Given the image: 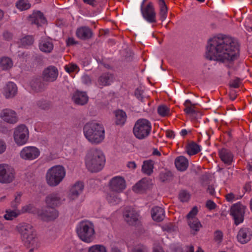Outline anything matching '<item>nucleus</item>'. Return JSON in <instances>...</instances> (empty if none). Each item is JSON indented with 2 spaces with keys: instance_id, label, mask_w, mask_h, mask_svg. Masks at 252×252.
<instances>
[{
  "instance_id": "052dcab7",
  "label": "nucleus",
  "mask_w": 252,
  "mask_h": 252,
  "mask_svg": "<svg viewBox=\"0 0 252 252\" xmlns=\"http://www.w3.org/2000/svg\"><path fill=\"white\" fill-rule=\"evenodd\" d=\"M77 43V42L76 41L74 38L73 37H69L66 40V45L67 46H71L74 44H76Z\"/></svg>"
},
{
  "instance_id": "393cba45",
  "label": "nucleus",
  "mask_w": 252,
  "mask_h": 252,
  "mask_svg": "<svg viewBox=\"0 0 252 252\" xmlns=\"http://www.w3.org/2000/svg\"><path fill=\"white\" fill-rule=\"evenodd\" d=\"M72 99L75 104L84 105L87 103L89 97L85 92L77 91L73 94Z\"/></svg>"
},
{
  "instance_id": "37998d69",
  "label": "nucleus",
  "mask_w": 252,
  "mask_h": 252,
  "mask_svg": "<svg viewBox=\"0 0 252 252\" xmlns=\"http://www.w3.org/2000/svg\"><path fill=\"white\" fill-rule=\"evenodd\" d=\"M188 223L190 228L195 232L199 231L202 227V225L198 219L188 220Z\"/></svg>"
},
{
  "instance_id": "49530a36",
  "label": "nucleus",
  "mask_w": 252,
  "mask_h": 252,
  "mask_svg": "<svg viewBox=\"0 0 252 252\" xmlns=\"http://www.w3.org/2000/svg\"><path fill=\"white\" fill-rule=\"evenodd\" d=\"M198 213V209L196 207H194L187 215L188 220H192L193 219H197L195 218V216Z\"/></svg>"
},
{
  "instance_id": "dca6fc26",
  "label": "nucleus",
  "mask_w": 252,
  "mask_h": 252,
  "mask_svg": "<svg viewBox=\"0 0 252 252\" xmlns=\"http://www.w3.org/2000/svg\"><path fill=\"white\" fill-rule=\"evenodd\" d=\"M37 214L41 220L45 221H50L57 218L59 216V212L58 210L55 209V208H50L46 210H39Z\"/></svg>"
},
{
  "instance_id": "20e7f679",
  "label": "nucleus",
  "mask_w": 252,
  "mask_h": 252,
  "mask_svg": "<svg viewBox=\"0 0 252 252\" xmlns=\"http://www.w3.org/2000/svg\"><path fill=\"white\" fill-rule=\"evenodd\" d=\"M16 229L27 247L38 248L39 246V239L32 224L26 222L20 223L16 226Z\"/></svg>"
},
{
  "instance_id": "0eeeda50",
  "label": "nucleus",
  "mask_w": 252,
  "mask_h": 252,
  "mask_svg": "<svg viewBox=\"0 0 252 252\" xmlns=\"http://www.w3.org/2000/svg\"><path fill=\"white\" fill-rule=\"evenodd\" d=\"M151 129V124L148 120L140 119L136 122L133 131L136 138L143 139L150 134Z\"/></svg>"
},
{
  "instance_id": "680f3d73",
  "label": "nucleus",
  "mask_w": 252,
  "mask_h": 252,
  "mask_svg": "<svg viewBox=\"0 0 252 252\" xmlns=\"http://www.w3.org/2000/svg\"><path fill=\"white\" fill-rule=\"evenodd\" d=\"M182 252H194V247L192 245L187 246L184 247Z\"/></svg>"
},
{
  "instance_id": "39448f33",
  "label": "nucleus",
  "mask_w": 252,
  "mask_h": 252,
  "mask_svg": "<svg viewBox=\"0 0 252 252\" xmlns=\"http://www.w3.org/2000/svg\"><path fill=\"white\" fill-rule=\"evenodd\" d=\"M76 232L79 239L85 243H91L95 239L94 226L89 220L80 221L76 225Z\"/></svg>"
},
{
  "instance_id": "6e6552de",
  "label": "nucleus",
  "mask_w": 252,
  "mask_h": 252,
  "mask_svg": "<svg viewBox=\"0 0 252 252\" xmlns=\"http://www.w3.org/2000/svg\"><path fill=\"white\" fill-rule=\"evenodd\" d=\"M13 140L17 146H22L26 144L29 139V131L24 125L17 126L13 131Z\"/></svg>"
},
{
  "instance_id": "f03ea898",
  "label": "nucleus",
  "mask_w": 252,
  "mask_h": 252,
  "mask_svg": "<svg viewBox=\"0 0 252 252\" xmlns=\"http://www.w3.org/2000/svg\"><path fill=\"white\" fill-rule=\"evenodd\" d=\"M83 133L87 140L92 144H99L105 138L104 127L101 124L94 121L89 122L84 125Z\"/></svg>"
},
{
  "instance_id": "603ef678",
  "label": "nucleus",
  "mask_w": 252,
  "mask_h": 252,
  "mask_svg": "<svg viewBox=\"0 0 252 252\" xmlns=\"http://www.w3.org/2000/svg\"><path fill=\"white\" fill-rule=\"evenodd\" d=\"M206 206L209 209L212 210L216 208V204L213 201L209 200L206 202Z\"/></svg>"
},
{
  "instance_id": "5701e85b",
  "label": "nucleus",
  "mask_w": 252,
  "mask_h": 252,
  "mask_svg": "<svg viewBox=\"0 0 252 252\" xmlns=\"http://www.w3.org/2000/svg\"><path fill=\"white\" fill-rule=\"evenodd\" d=\"M76 35L79 39L81 40H87L92 37L93 32L89 27L82 26L77 29Z\"/></svg>"
},
{
  "instance_id": "bb28decb",
  "label": "nucleus",
  "mask_w": 252,
  "mask_h": 252,
  "mask_svg": "<svg viewBox=\"0 0 252 252\" xmlns=\"http://www.w3.org/2000/svg\"><path fill=\"white\" fill-rule=\"evenodd\" d=\"M39 48L42 52L51 53L54 48V44L52 40L50 38L42 39L39 43Z\"/></svg>"
},
{
  "instance_id": "4c0bfd02",
  "label": "nucleus",
  "mask_w": 252,
  "mask_h": 252,
  "mask_svg": "<svg viewBox=\"0 0 252 252\" xmlns=\"http://www.w3.org/2000/svg\"><path fill=\"white\" fill-rule=\"evenodd\" d=\"M185 108L184 111L188 115H192L195 113V104H192L190 100L187 99L184 103Z\"/></svg>"
},
{
  "instance_id": "0e129e2a",
  "label": "nucleus",
  "mask_w": 252,
  "mask_h": 252,
  "mask_svg": "<svg viewBox=\"0 0 252 252\" xmlns=\"http://www.w3.org/2000/svg\"><path fill=\"white\" fill-rule=\"evenodd\" d=\"M207 191L211 194L214 195L215 193V188L213 186L209 185L207 189Z\"/></svg>"
},
{
  "instance_id": "09e8293b",
  "label": "nucleus",
  "mask_w": 252,
  "mask_h": 252,
  "mask_svg": "<svg viewBox=\"0 0 252 252\" xmlns=\"http://www.w3.org/2000/svg\"><path fill=\"white\" fill-rule=\"evenodd\" d=\"M21 195L20 193H18L15 195L14 200L11 203L12 207L17 208L19 204H20L21 201Z\"/></svg>"
},
{
  "instance_id": "8fccbe9b",
  "label": "nucleus",
  "mask_w": 252,
  "mask_h": 252,
  "mask_svg": "<svg viewBox=\"0 0 252 252\" xmlns=\"http://www.w3.org/2000/svg\"><path fill=\"white\" fill-rule=\"evenodd\" d=\"M223 234L221 231L217 230L215 232L214 239L215 241L217 242L218 243H220L221 242Z\"/></svg>"
},
{
  "instance_id": "f257e3e1",
  "label": "nucleus",
  "mask_w": 252,
  "mask_h": 252,
  "mask_svg": "<svg viewBox=\"0 0 252 252\" xmlns=\"http://www.w3.org/2000/svg\"><path fill=\"white\" fill-rule=\"evenodd\" d=\"M238 55V46L230 37L215 36L208 41L206 57L209 60L227 62L235 60Z\"/></svg>"
},
{
  "instance_id": "473e14b6",
  "label": "nucleus",
  "mask_w": 252,
  "mask_h": 252,
  "mask_svg": "<svg viewBox=\"0 0 252 252\" xmlns=\"http://www.w3.org/2000/svg\"><path fill=\"white\" fill-rule=\"evenodd\" d=\"M13 63L11 59L7 57H2L0 58V68L3 70H7L11 68Z\"/></svg>"
},
{
  "instance_id": "e2e57ef3",
  "label": "nucleus",
  "mask_w": 252,
  "mask_h": 252,
  "mask_svg": "<svg viewBox=\"0 0 252 252\" xmlns=\"http://www.w3.org/2000/svg\"><path fill=\"white\" fill-rule=\"evenodd\" d=\"M128 168L131 169H135L136 168V164L134 161H129L127 164Z\"/></svg>"
},
{
  "instance_id": "79ce46f5",
  "label": "nucleus",
  "mask_w": 252,
  "mask_h": 252,
  "mask_svg": "<svg viewBox=\"0 0 252 252\" xmlns=\"http://www.w3.org/2000/svg\"><path fill=\"white\" fill-rule=\"evenodd\" d=\"M158 113L161 117H166L170 115V111L166 105H161L158 108Z\"/></svg>"
},
{
  "instance_id": "6ab92c4d",
  "label": "nucleus",
  "mask_w": 252,
  "mask_h": 252,
  "mask_svg": "<svg viewBox=\"0 0 252 252\" xmlns=\"http://www.w3.org/2000/svg\"><path fill=\"white\" fill-rule=\"evenodd\" d=\"M252 238V231L247 227H242L238 232L237 239L241 244L249 242Z\"/></svg>"
},
{
  "instance_id": "4be33fe9",
  "label": "nucleus",
  "mask_w": 252,
  "mask_h": 252,
  "mask_svg": "<svg viewBox=\"0 0 252 252\" xmlns=\"http://www.w3.org/2000/svg\"><path fill=\"white\" fill-rule=\"evenodd\" d=\"M58 76V70L54 66H49L45 69L43 73V80L46 82H51L55 81Z\"/></svg>"
},
{
  "instance_id": "a878e982",
  "label": "nucleus",
  "mask_w": 252,
  "mask_h": 252,
  "mask_svg": "<svg viewBox=\"0 0 252 252\" xmlns=\"http://www.w3.org/2000/svg\"><path fill=\"white\" fill-rule=\"evenodd\" d=\"M114 121L116 125L124 126L126 122L127 115L126 113L121 109L116 110L114 112Z\"/></svg>"
},
{
  "instance_id": "7ed1b4c3",
  "label": "nucleus",
  "mask_w": 252,
  "mask_h": 252,
  "mask_svg": "<svg viewBox=\"0 0 252 252\" xmlns=\"http://www.w3.org/2000/svg\"><path fill=\"white\" fill-rule=\"evenodd\" d=\"M105 156L100 149L94 148L87 153L85 163L87 169L91 172H97L101 170L105 164Z\"/></svg>"
},
{
  "instance_id": "c756f323",
  "label": "nucleus",
  "mask_w": 252,
  "mask_h": 252,
  "mask_svg": "<svg viewBox=\"0 0 252 252\" xmlns=\"http://www.w3.org/2000/svg\"><path fill=\"white\" fill-rule=\"evenodd\" d=\"M175 165L178 170L184 171L188 168L189 161L186 158L181 156L176 158Z\"/></svg>"
},
{
  "instance_id": "c9c22d12",
  "label": "nucleus",
  "mask_w": 252,
  "mask_h": 252,
  "mask_svg": "<svg viewBox=\"0 0 252 252\" xmlns=\"http://www.w3.org/2000/svg\"><path fill=\"white\" fill-rule=\"evenodd\" d=\"M160 7V16L161 21H164L167 17V8L164 0H158Z\"/></svg>"
},
{
  "instance_id": "13d9d810",
  "label": "nucleus",
  "mask_w": 252,
  "mask_h": 252,
  "mask_svg": "<svg viewBox=\"0 0 252 252\" xmlns=\"http://www.w3.org/2000/svg\"><path fill=\"white\" fill-rule=\"evenodd\" d=\"M82 82L86 85H89L91 83V80L90 77L88 75H84L82 77Z\"/></svg>"
},
{
  "instance_id": "338daca9",
  "label": "nucleus",
  "mask_w": 252,
  "mask_h": 252,
  "mask_svg": "<svg viewBox=\"0 0 252 252\" xmlns=\"http://www.w3.org/2000/svg\"><path fill=\"white\" fill-rule=\"evenodd\" d=\"M166 136L169 138L172 139L175 137V134L173 131L168 130L166 132Z\"/></svg>"
},
{
  "instance_id": "bf43d9fd",
  "label": "nucleus",
  "mask_w": 252,
  "mask_h": 252,
  "mask_svg": "<svg viewBox=\"0 0 252 252\" xmlns=\"http://www.w3.org/2000/svg\"><path fill=\"white\" fill-rule=\"evenodd\" d=\"M6 149L5 143L1 140H0V154L5 152Z\"/></svg>"
},
{
  "instance_id": "c03bdc74",
  "label": "nucleus",
  "mask_w": 252,
  "mask_h": 252,
  "mask_svg": "<svg viewBox=\"0 0 252 252\" xmlns=\"http://www.w3.org/2000/svg\"><path fill=\"white\" fill-rule=\"evenodd\" d=\"M21 44L23 46L32 45L33 42V38L32 36H26L20 40Z\"/></svg>"
},
{
  "instance_id": "a211bd4d",
  "label": "nucleus",
  "mask_w": 252,
  "mask_h": 252,
  "mask_svg": "<svg viewBox=\"0 0 252 252\" xmlns=\"http://www.w3.org/2000/svg\"><path fill=\"white\" fill-rule=\"evenodd\" d=\"M18 93L17 85L12 82H8L3 87L2 94L6 99L12 98Z\"/></svg>"
},
{
  "instance_id": "f3484780",
  "label": "nucleus",
  "mask_w": 252,
  "mask_h": 252,
  "mask_svg": "<svg viewBox=\"0 0 252 252\" xmlns=\"http://www.w3.org/2000/svg\"><path fill=\"white\" fill-rule=\"evenodd\" d=\"M84 187V184L81 182H76L72 185L69 189L67 195L68 199L70 201H73L78 198L82 193Z\"/></svg>"
},
{
  "instance_id": "7c9ffc66",
  "label": "nucleus",
  "mask_w": 252,
  "mask_h": 252,
  "mask_svg": "<svg viewBox=\"0 0 252 252\" xmlns=\"http://www.w3.org/2000/svg\"><path fill=\"white\" fill-rule=\"evenodd\" d=\"M154 166V163L153 160H145L142 166V171L147 175H151L153 172Z\"/></svg>"
},
{
  "instance_id": "ea45409f",
  "label": "nucleus",
  "mask_w": 252,
  "mask_h": 252,
  "mask_svg": "<svg viewBox=\"0 0 252 252\" xmlns=\"http://www.w3.org/2000/svg\"><path fill=\"white\" fill-rule=\"evenodd\" d=\"M37 211H37L33 205L31 204L25 205L22 207L21 210H19L20 214L27 213L37 214Z\"/></svg>"
},
{
  "instance_id": "72a5a7b5",
  "label": "nucleus",
  "mask_w": 252,
  "mask_h": 252,
  "mask_svg": "<svg viewBox=\"0 0 252 252\" xmlns=\"http://www.w3.org/2000/svg\"><path fill=\"white\" fill-rule=\"evenodd\" d=\"M200 151V146L194 142L189 144L186 147L187 153L189 156L194 155Z\"/></svg>"
},
{
  "instance_id": "2eb2a0df",
  "label": "nucleus",
  "mask_w": 252,
  "mask_h": 252,
  "mask_svg": "<svg viewBox=\"0 0 252 252\" xmlns=\"http://www.w3.org/2000/svg\"><path fill=\"white\" fill-rule=\"evenodd\" d=\"M123 217L128 224L133 225L139 221V215L133 208L127 207L124 211Z\"/></svg>"
},
{
  "instance_id": "9d476101",
  "label": "nucleus",
  "mask_w": 252,
  "mask_h": 252,
  "mask_svg": "<svg viewBox=\"0 0 252 252\" xmlns=\"http://www.w3.org/2000/svg\"><path fill=\"white\" fill-rule=\"evenodd\" d=\"M65 200L63 194L55 191L48 194L45 197V202L49 208H55L61 205Z\"/></svg>"
},
{
  "instance_id": "f704fd0d",
  "label": "nucleus",
  "mask_w": 252,
  "mask_h": 252,
  "mask_svg": "<svg viewBox=\"0 0 252 252\" xmlns=\"http://www.w3.org/2000/svg\"><path fill=\"white\" fill-rule=\"evenodd\" d=\"M16 7L20 11L29 9L31 4L29 0H18L15 3Z\"/></svg>"
},
{
  "instance_id": "58836bf2",
  "label": "nucleus",
  "mask_w": 252,
  "mask_h": 252,
  "mask_svg": "<svg viewBox=\"0 0 252 252\" xmlns=\"http://www.w3.org/2000/svg\"><path fill=\"white\" fill-rule=\"evenodd\" d=\"M20 215L21 214L19 210H7L6 211L5 214L4 215L3 217L6 220H12Z\"/></svg>"
},
{
  "instance_id": "de8ad7c7",
  "label": "nucleus",
  "mask_w": 252,
  "mask_h": 252,
  "mask_svg": "<svg viewBox=\"0 0 252 252\" xmlns=\"http://www.w3.org/2000/svg\"><path fill=\"white\" fill-rule=\"evenodd\" d=\"M65 70L68 73L72 72H78L79 69L77 65L75 64H69L64 67Z\"/></svg>"
},
{
  "instance_id": "aec40b11",
  "label": "nucleus",
  "mask_w": 252,
  "mask_h": 252,
  "mask_svg": "<svg viewBox=\"0 0 252 252\" xmlns=\"http://www.w3.org/2000/svg\"><path fill=\"white\" fill-rule=\"evenodd\" d=\"M0 117L4 122L9 124H15L18 121L16 113L9 109H5L0 113Z\"/></svg>"
},
{
  "instance_id": "6e6d98bb",
  "label": "nucleus",
  "mask_w": 252,
  "mask_h": 252,
  "mask_svg": "<svg viewBox=\"0 0 252 252\" xmlns=\"http://www.w3.org/2000/svg\"><path fill=\"white\" fill-rule=\"evenodd\" d=\"M40 83H33L31 85V87L32 88V89L36 92L40 91L42 89L40 87Z\"/></svg>"
},
{
  "instance_id": "412c9836",
  "label": "nucleus",
  "mask_w": 252,
  "mask_h": 252,
  "mask_svg": "<svg viewBox=\"0 0 252 252\" xmlns=\"http://www.w3.org/2000/svg\"><path fill=\"white\" fill-rule=\"evenodd\" d=\"M114 81V76L110 73H104L97 78L96 85L100 88L110 85Z\"/></svg>"
},
{
  "instance_id": "3c124183",
  "label": "nucleus",
  "mask_w": 252,
  "mask_h": 252,
  "mask_svg": "<svg viewBox=\"0 0 252 252\" xmlns=\"http://www.w3.org/2000/svg\"><path fill=\"white\" fill-rule=\"evenodd\" d=\"M225 198L226 200L228 202H233L238 199V197L235 194L231 192L226 194Z\"/></svg>"
},
{
  "instance_id": "4468645a",
  "label": "nucleus",
  "mask_w": 252,
  "mask_h": 252,
  "mask_svg": "<svg viewBox=\"0 0 252 252\" xmlns=\"http://www.w3.org/2000/svg\"><path fill=\"white\" fill-rule=\"evenodd\" d=\"M144 1L145 0L142 2L141 7V11L143 18L149 23L155 22L156 14L153 4L149 2L145 7H143Z\"/></svg>"
},
{
  "instance_id": "774afa93",
  "label": "nucleus",
  "mask_w": 252,
  "mask_h": 252,
  "mask_svg": "<svg viewBox=\"0 0 252 252\" xmlns=\"http://www.w3.org/2000/svg\"><path fill=\"white\" fill-rule=\"evenodd\" d=\"M83 1L87 4L94 6L95 4L96 0H83Z\"/></svg>"
},
{
  "instance_id": "69168bd1",
  "label": "nucleus",
  "mask_w": 252,
  "mask_h": 252,
  "mask_svg": "<svg viewBox=\"0 0 252 252\" xmlns=\"http://www.w3.org/2000/svg\"><path fill=\"white\" fill-rule=\"evenodd\" d=\"M153 252H164V251L160 246H155L153 248Z\"/></svg>"
},
{
  "instance_id": "4d7b16f0",
  "label": "nucleus",
  "mask_w": 252,
  "mask_h": 252,
  "mask_svg": "<svg viewBox=\"0 0 252 252\" xmlns=\"http://www.w3.org/2000/svg\"><path fill=\"white\" fill-rule=\"evenodd\" d=\"M146 248L143 246H138L132 250V252H146Z\"/></svg>"
},
{
  "instance_id": "9b49d317",
  "label": "nucleus",
  "mask_w": 252,
  "mask_h": 252,
  "mask_svg": "<svg viewBox=\"0 0 252 252\" xmlns=\"http://www.w3.org/2000/svg\"><path fill=\"white\" fill-rule=\"evenodd\" d=\"M40 155L39 149L35 146L23 147L19 152L20 157L23 160L32 161L37 158Z\"/></svg>"
},
{
  "instance_id": "f8f14e48",
  "label": "nucleus",
  "mask_w": 252,
  "mask_h": 252,
  "mask_svg": "<svg viewBox=\"0 0 252 252\" xmlns=\"http://www.w3.org/2000/svg\"><path fill=\"white\" fill-rule=\"evenodd\" d=\"M125 179L120 176L112 178L108 183V187L111 192L121 193L126 188Z\"/></svg>"
},
{
  "instance_id": "864d4df0",
  "label": "nucleus",
  "mask_w": 252,
  "mask_h": 252,
  "mask_svg": "<svg viewBox=\"0 0 252 252\" xmlns=\"http://www.w3.org/2000/svg\"><path fill=\"white\" fill-rule=\"evenodd\" d=\"M143 92L137 89L135 91V95L136 97L140 100L142 101L143 97L142 95Z\"/></svg>"
},
{
  "instance_id": "cd10ccee",
  "label": "nucleus",
  "mask_w": 252,
  "mask_h": 252,
  "mask_svg": "<svg viewBox=\"0 0 252 252\" xmlns=\"http://www.w3.org/2000/svg\"><path fill=\"white\" fill-rule=\"evenodd\" d=\"M219 156L222 162L227 165H230L233 161V155L227 149H222L219 151Z\"/></svg>"
},
{
  "instance_id": "a19ab883",
  "label": "nucleus",
  "mask_w": 252,
  "mask_h": 252,
  "mask_svg": "<svg viewBox=\"0 0 252 252\" xmlns=\"http://www.w3.org/2000/svg\"><path fill=\"white\" fill-rule=\"evenodd\" d=\"M88 252H107V250L103 245L95 244L89 247Z\"/></svg>"
},
{
  "instance_id": "b1692460",
  "label": "nucleus",
  "mask_w": 252,
  "mask_h": 252,
  "mask_svg": "<svg viewBox=\"0 0 252 252\" xmlns=\"http://www.w3.org/2000/svg\"><path fill=\"white\" fill-rule=\"evenodd\" d=\"M29 20L32 24L40 26L46 22V20L43 14L40 11L33 12L30 16Z\"/></svg>"
},
{
  "instance_id": "ddd939ff",
  "label": "nucleus",
  "mask_w": 252,
  "mask_h": 252,
  "mask_svg": "<svg viewBox=\"0 0 252 252\" xmlns=\"http://www.w3.org/2000/svg\"><path fill=\"white\" fill-rule=\"evenodd\" d=\"M245 209L246 207L240 203L235 204L231 207L230 214L233 217L236 225L243 222Z\"/></svg>"
},
{
  "instance_id": "5fc2aeb1",
  "label": "nucleus",
  "mask_w": 252,
  "mask_h": 252,
  "mask_svg": "<svg viewBox=\"0 0 252 252\" xmlns=\"http://www.w3.org/2000/svg\"><path fill=\"white\" fill-rule=\"evenodd\" d=\"M240 83V80L238 79H236L231 82L230 85L231 87H233L234 88H237L239 87Z\"/></svg>"
},
{
  "instance_id": "a18cd8bd",
  "label": "nucleus",
  "mask_w": 252,
  "mask_h": 252,
  "mask_svg": "<svg viewBox=\"0 0 252 252\" xmlns=\"http://www.w3.org/2000/svg\"><path fill=\"white\" fill-rule=\"evenodd\" d=\"M190 198V194L185 190H182L179 194V199L182 202L188 201Z\"/></svg>"
},
{
  "instance_id": "e433bc0d",
  "label": "nucleus",
  "mask_w": 252,
  "mask_h": 252,
  "mask_svg": "<svg viewBox=\"0 0 252 252\" xmlns=\"http://www.w3.org/2000/svg\"><path fill=\"white\" fill-rule=\"evenodd\" d=\"M147 188V184L146 181L142 180L133 187L132 189L134 192L138 193L145 190Z\"/></svg>"
},
{
  "instance_id": "1a4fd4ad",
  "label": "nucleus",
  "mask_w": 252,
  "mask_h": 252,
  "mask_svg": "<svg viewBox=\"0 0 252 252\" xmlns=\"http://www.w3.org/2000/svg\"><path fill=\"white\" fill-rule=\"evenodd\" d=\"M15 171L13 168L8 164H0V183L9 184L15 179Z\"/></svg>"
},
{
  "instance_id": "423d86ee",
  "label": "nucleus",
  "mask_w": 252,
  "mask_h": 252,
  "mask_svg": "<svg viewBox=\"0 0 252 252\" xmlns=\"http://www.w3.org/2000/svg\"><path fill=\"white\" fill-rule=\"evenodd\" d=\"M65 175L66 171L63 166H53L50 168L46 173V182L50 187H56L63 181Z\"/></svg>"
},
{
  "instance_id": "c85d7f7f",
  "label": "nucleus",
  "mask_w": 252,
  "mask_h": 252,
  "mask_svg": "<svg viewBox=\"0 0 252 252\" xmlns=\"http://www.w3.org/2000/svg\"><path fill=\"white\" fill-rule=\"evenodd\" d=\"M151 215L153 220L160 222L165 218V211L162 208L156 206L152 209Z\"/></svg>"
},
{
  "instance_id": "2f4dec72",
  "label": "nucleus",
  "mask_w": 252,
  "mask_h": 252,
  "mask_svg": "<svg viewBox=\"0 0 252 252\" xmlns=\"http://www.w3.org/2000/svg\"><path fill=\"white\" fill-rule=\"evenodd\" d=\"M119 193L112 192L108 193L106 195V198L109 204L112 205L119 204L122 200L119 196Z\"/></svg>"
}]
</instances>
